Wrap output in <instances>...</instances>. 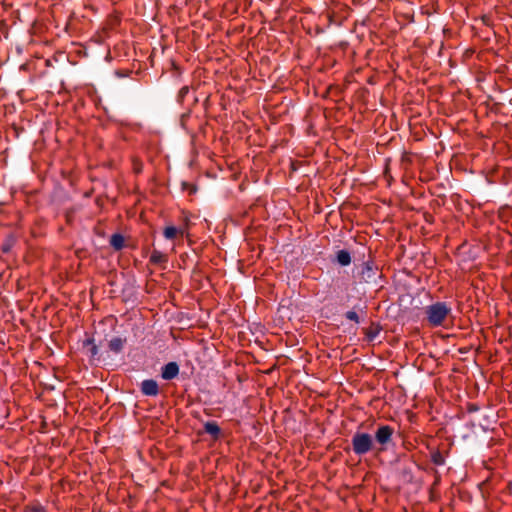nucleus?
<instances>
[{
    "instance_id": "5701e85b",
    "label": "nucleus",
    "mask_w": 512,
    "mask_h": 512,
    "mask_svg": "<svg viewBox=\"0 0 512 512\" xmlns=\"http://www.w3.org/2000/svg\"><path fill=\"white\" fill-rule=\"evenodd\" d=\"M234 376H236L238 378V381L241 382V378L239 377V375L237 374L236 371L233 372Z\"/></svg>"
},
{
    "instance_id": "39448f33",
    "label": "nucleus",
    "mask_w": 512,
    "mask_h": 512,
    "mask_svg": "<svg viewBox=\"0 0 512 512\" xmlns=\"http://www.w3.org/2000/svg\"><path fill=\"white\" fill-rule=\"evenodd\" d=\"M141 392L145 396H157L159 393L158 383L153 379H146L142 381Z\"/></svg>"
},
{
    "instance_id": "aec40b11",
    "label": "nucleus",
    "mask_w": 512,
    "mask_h": 512,
    "mask_svg": "<svg viewBox=\"0 0 512 512\" xmlns=\"http://www.w3.org/2000/svg\"><path fill=\"white\" fill-rule=\"evenodd\" d=\"M478 410H479L478 405H476V404L468 405V412L473 413V412H477Z\"/></svg>"
},
{
    "instance_id": "4be33fe9",
    "label": "nucleus",
    "mask_w": 512,
    "mask_h": 512,
    "mask_svg": "<svg viewBox=\"0 0 512 512\" xmlns=\"http://www.w3.org/2000/svg\"><path fill=\"white\" fill-rule=\"evenodd\" d=\"M237 188H238V190H239V191H242V189H243V183H239V184L237 185Z\"/></svg>"
},
{
    "instance_id": "6ab92c4d",
    "label": "nucleus",
    "mask_w": 512,
    "mask_h": 512,
    "mask_svg": "<svg viewBox=\"0 0 512 512\" xmlns=\"http://www.w3.org/2000/svg\"><path fill=\"white\" fill-rule=\"evenodd\" d=\"M189 93V87L188 86H183L180 91H179V98L181 100H183L185 98V96Z\"/></svg>"
},
{
    "instance_id": "f3484780",
    "label": "nucleus",
    "mask_w": 512,
    "mask_h": 512,
    "mask_svg": "<svg viewBox=\"0 0 512 512\" xmlns=\"http://www.w3.org/2000/svg\"><path fill=\"white\" fill-rule=\"evenodd\" d=\"M345 318L350 320V321H354L355 323H359V321H360L357 312L356 311H352V310L351 311H347L345 313Z\"/></svg>"
},
{
    "instance_id": "f03ea898",
    "label": "nucleus",
    "mask_w": 512,
    "mask_h": 512,
    "mask_svg": "<svg viewBox=\"0 0 512 512\" xmlns=\"http://www.w3.org/2000/svg\"><path fill=\"white\" fill-rule=\"evenodd\" d=\"M394 428L389 425H380L377 427L373 440L375 447V454L378 455L386 450L393 444Z\"/></svg>"
},
{
    "instance_id": "f8f14e48",
    "label": "nucleus",
    "mask_w": 512,
    "mask_h": 512,
    "mask_svg": "<svg viewBox=\"0 0 512 512\" xmlns=\"http://www.w3.org/2000/svg\"><path fill=\"white\" fill-rule=\"evenodd\" d=\"M230 172L231 178L237 180L240 177L241 172L239 166L235 162L229 163L226 159V174Z\"/></svg>"
},
{
    "instance_id": "a211bd4d",
    "label": "nucleus",
    "mask_w": 512,
    "mask_h": 512,
    "mask_svg": "<svg viewBox=\"0 0 512 512\" xmlns=\"http://www.w3.org/2000/svg\"><path fill=\"white\" fill-rule=\"evenodd\" d=\"M24 512H45V510L41 506H29L25 508Z\"/></svg>"
},
{
    "instance_id": "6e6552de",
    "label": "nucleus",
    "mask_w": 512,
    "mask_h": 512,
    "mask_svg": "<svg viewBox=\"0 0 512 512\" xmlns=\"http://www.w3.org/2000/svg\"><path fill=\"white\" fill-rule=\"evenodd\" d=\"M125 343H126L125 338L114 337L109 341L108 346H109L110 351L117 354L123 350Z\"/></svg>"
},
{
    "instance_id": "423d86ee",
    "label": "nucleus",
    "mask_w": 512,
    "mask_h": 512,
    "mask_svg": "<svg viewBox=\"0 0 512 512\" xmlns=\"http://www.w3.org/2000/svg\"><path fill=\"white\" fill-rule=\"evenodd\" d=\"M179 374V366L176 362H169L162 367L161 376L165 380H172Z\"/></svg>"
},
{
    "instance_id": "0eeeda50",
    "label": "nucleus",
    "mask_w": 512,
    "mask_h": 512,
    "mask_svg": "<svg viewBox=\"0 0 512 512\" xmlns=\"http://www.w3.org/2000/svg\"><path fill=\"white\" fill-rule=\"evenodd\" d=\"M149 262L152 265H165L168 262V256L167 254L155 249L150 255Z\"/></svg>"
},
{
    "instance_id": "dca6fc26",
    "label": "nucleus",
    "mask_w": 512,
    "mask_h": 512,
    "mask_svg": "<svg viewBox=\"0 0 512 512\" xmlns=\"http://www.w3.org/2000/svg\"><path fill=\"white\" fill-rule=\"evenodd\" d=\"M366 337L369 341H373L377 338V336L379 335L380 333V328L377 327L375 329H368L366 330Z\"/></svg>"
},
{
    "instance_id": "f257e3e1",
    "label": "nucleus",
    "mask_w": 512,
    "mask_h": 512,
    "mask_svg": "<svg viewBox=\"0 0 512 512\" xmlns=\"http://www.w3.org/2000/svg\"><path fill=\"white\" fill-rule=\"evenodd\" d=\"M451 313V307L445 302H435L425 307L426 320L433 327L443 325Z\"/></svg>"
},
{
    "instance_id": "412c9836",
    "label": "nucleus",
    "mask_w": 512,
    "mask_h": 512,
    "mask_svg": "<svg viewBox=\"0 0 512 512\" xmlns=\"http://www.w3.org/2000/svg\"><path fill=\"white\" fill-rule=\"evenodd\" d=\"M183 185H184V187H189V189H190V191H189V192H190V194L195 193V192H196V190H197V189H196V187H195L194 185H192V184H186V183H184Z\"/></svg>"
},
{
    "instance_id": "9b49d317",
    "label": "nucleus",
    "mask_w": 512,
    "mask_h": 512,
    "mask_svg": "<svg viewBox=\"0 0 512 512\" xmlns=\"http://www.w3.org/2000/svg\"><path fill=\"white\" fill-rule=\"evenodd\" d=\"M109 243L115 250L119 251L125 245V238L122 234L115 233L110 237Z\"/></svg>"
},
{
    "instance_id": "20e7f679",
    "label": "nucleus",
    "mask_w": 512,
    "mask_h": 512,
    "mask_svg": "<svg viewBox=\"0 0 512 512\" xmlns=\"http://www.w3.org/2000/svg\"><path fill=\"white\" fill-rule=\"evenodd\" d=\"M378 268L372 262H365L362 266L360 279L365 283H377Z\"/></svg>"
},
{
    "instance_id": "ddd939ff",
    "label": "nucleus",
    "mask_w": 512,
    "mask_h": 512,
    "mask_svg": "<svg viewBox=\"0 0 512 512\" xmlns=\"http://www.w3.org/2000/svg\"><path fill=\"white\" fill-rule=\"evenodd\" d=\"M84 346H89V353L91 358H95L98 355V347L94 343L93 339H87L84 341Z\"/></svg>"
},
{
    "instance_id": "1a4fd4ad",
    "label": "nucleus",
    "mask_w": 512,
    "mask_h": 512,
    "mask_svg": "<svg viewBox=\"0 0 512 512\" xmlns=\"http://www.w3.org/2000/svg\"><path fill=\"white\" fill-rule=\"evenodd\" d=\"M335 260L340 266H348L352 261L351 254L347 250H339L336 252Z\"/></svg>"
},
{
    "instance_id": "4468645a",
    "label": "nucleus",
    "mask_w": 512,
    "mask_h": 512,
    "mask_svg": "<svg viewBox=\"0 0 512 512\" xmlns=\"http://www.w3.org/2000/svg\"><path fill=\"white\" fill-rule=\"evenodd\" d=\"M431 460L435 465L442 466L445 464V458L440 451H434L431 454Z\"/></svg>"
},
{
    "instance_id": "9d476101",
    "label": "nucleus",
    "mask_w": 512,
    "mask_h": 512,
    "mask_svg": "<svg viewBox=\"0 0 512 512\" xmlns=\"http://www.w3.org/2000/svg\"><path fill=\"white\" fill-rule=\"evenodd\" d=\"M184 234V230L183 229H180V228H176L174 226H166L163 230V236L167 239V240H173L175 239L178 235L180 236H183Z\"/></svg>"
},
{
    "instance_id": "7ed1b4c3",
    "label": "nucleus",
    "mask_w": 512,
    "mask_h": 512,
    "mask_svg": "<svg viewBox=\"0 0 512 512\" xmlns=\"http://www.w3.org/2000/svg\"><path fill=\"white\" fill-rule=\"evenodd\" d=\"M351 445L353 452L358 456L365 455L369 452L375 454L373 436L369 433L355 432L351 439Z\"/></svg>"
},
{
    "instance_id": "2eb2a0df",
    "label": "nucleus",
    "mask_w": 512,
    "mask_h": 512,
    "mask_svg": "<svg viewBox=\"0 0 512 512\" xmlns=\"http://www.w3.org/2000/svg\"><path fill=\"white\" fill-rule=\"evenodd\" d=\"M205 431L211 435H217L220 433V428L215 422H207L205 424Z\"/></svg>"
}]
</instances>
